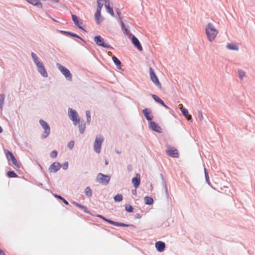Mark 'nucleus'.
Segmentation results:
<instances>
[{
  "label": "nucleus",
  "instance_id": "1",
  "mask_svg": "<svg viewBox=\"0 0 255 255\" xmlns=\"http://www.w3.org/2000/svg\"><path fill=\"white\" fill-rule=\"evenodd\" d=\"M205 32L207 38L210 42H212L215 39L218 33V30L215 28L214 24L211 22L208 23L205 29Z\"/></svg>",
  "mask_w": 255,
  "mask_h": 255
},
{
  "label": "nucleus",
  "instance_id": "2",
  "mask_svg": "<svg viewBox=\"0 0 255 255\" xmlns=\"http://www.w3.org/2000/svg\"><path fill=\"white\" fill-rule=\"evenodd\" d=\"M110 180L111 176L110 175L99 173L97 175L96 181L103 185H107Z\"/></svg>",
  "mask_w": 255,
  "mask_h": 255
},
{
  "label": "nucleus",
  "instance_id": "3",
  "mask_svg": "<svg viewBox=\"0 0 255 255\" xmlns=\"http://www.w3.org/2000/svg\"><path fill=\"white\" fill-rule=\"evenodd\" d=\"M39 124L44 129V132L41 136L42 139L46 138L50 133V128L48 124L45 121L41 119L39 120Z\"/></svg>",
  "mask_w": 255,
  "mask_h": 255
},
{
  "label": "nucleus",
  "instance_id": "4",
  "mask_svg": "<svg viewBox=\"0 0 255 255\" xmlns=\"http://www.w3.org/2000/svg\"><path fill=\"white\" fill-rule=\"evenodd\" d=\"M68 115L71 120L73 122L74 125H77L80 123V119L78 118V115L75 110L69 108L68 109Z\"/></svg>",
  "mask_w": 255,
  "mask_h": 255
},
{
  "label": "nucleus",
  "instance_id": "5",
  "mask_svg": "<svg viewBox=\"0 0 255 255\" xmlns=\"http://www.w3.org/2000/svg\"><path fill=\"white\" fill-rule=\"evenodd\" d=\"M57 65L58 66V69L65 77L66 79L68 81H71L72 79V76L69 70L60 64H57Z\"/></svg>",
  "mask_w": 255,
  "mask_h": 255
},
{
  "label": "nucleus",
  "instance_id": "6",
  "mask_svg": "<svg viewBox=\"0 0 255 255\" xmlns=\"http://www.w3.org/2000/svg\"><path fill=\"white\" fill-rule=\"evenodd\" d=\"M150 78L152 82L159 89L161 88V84L156 76L154 69L150 67L149 68Z\"/></svg>",
  "mask_w": 255,
  "mask_h": 255
},
{
  "label": "nucleus",
  "instance_id": "7",
  "mask_svg": "<svg viewBox=\"0 0 255 255\" xmlns=\"http://www.w3.org/2000/svg\"><path fill=\"white\" fill-rule=\"evenodd\" d=\"M94 40L96 44L98 46L110 49H114L112 46L106 43L104 41V39L100 35L95 36Z\"/></svg>",
  "mask_w": 255,
  "mask_h": 255
},
{
  "label": "nucleus",
  "instance_id": "8",
  "mask_svg": "<svg viewBox=\"0 0 255 255\" xmlns=\"http://www.w3.org/2000/svg\"><path fill=\"white\" fill-rule=\"evenodd\" d=\"M5 155L7 160H11L14 166H15L18 168L20 167V164L18 162L16 159L11 151H9L8 150H6Z\"/></svg>",
  "mask_w": 255,
  "mask_h": 255
},
{
  "label": "nucleus",
  "instance_id": "9",
  "mask_svg": "<svg viewBox=\"0 0 255 255\" xmlns=\"http://www.w3.org/2000/svg\"><path fill=\"white\" fill-rule=\"evenodd\" d=\"M103 141V138L101 136L100 138L96 137L94 143V150L96 153H99L100 152Z\"/></svg>",
  "mask_w": 255,
  "mask_h": 255
},
{
  "label": "nucleus",
  "instance_id": "10",
  "mask_svg": "<svg viewBox=\"0 0 255 255\" xmlns=\"http://www.w3.org/2000/svg\"><path fill=\"white\" fill-rule=\"evenodd\" d=\"M165 153L167 155L173 158H178L179 156L178 150L174 147H171L170 149L166 150Z\"/></svg>",
  "mask_w": 255,
  "mask_h": 255
},
{
  "label": "nucleus",
  "instance_id": "11",
  "mask_svg": "<svg viewBox=\"0 0 255 255\" xmlns=\"http://www.w3.org/2000/svg\"><path fill=\"white\" fill-rule=\"evenodd\" d=\"M37 67V70L39 73L44 77L46 78L48 77V74L45 68V67L42 62L37 63L36 65Z\"/></svg>",
  "mask_w": 255,
  "mask_h": 255
},
{
  "label": "nucleus",
  "instance_id": "12",
  "mask_svg": "<svg viewBox=\"0 0 255 255\" xmlns=\"http://www.w3.org/2000/svg\"><path fill=\"white\" fill-rule=\"evenodd\" d=\"M72 20L75 24V25L78 27L79 29H81L85 31V30L84 29V27L83 26V23L80 20L79 17L74 14L71 15Z\"/></svg>",
  "mask_w": 255,
  "mask_h": 255
},
{
  "label": "nucleus",
  "instance_id": "13",
  "mask_svg": "<svg viewBox=\"0 0 255 255\" xmlns=\"http://www.w3.org/2000/svg\"><path fill=\"white\" fill-rule=\"evenodd\" d=\"M149 128L152 130L155 131L156 132L161 133L162 132V129L161 128L154 122H153L152 121L149 122Z\"/></svg>",
  "mask_w": 255,
  "mask_h": 255
},
{
  "label": "nucleus",
  "instance_id": "14",
  "mask_svg": "<svg viewBox=\"0 0 255 255\" xmlns=\"http://www.w3.org/2000/svg\"><path fill=\"white\" fill-rule=\"evenodd\" d=\"M130 36L131 37V41L134 46L136 47L138 50L142 51V47L138 38L132 34H130Z\"/></svg>",
  "mask_w": 255,
  "mask_h": 255
},
{
  "label": "nucleus",
  "instance_id": "15",
  "mask_svg": "<svg viewBox=\"0 0 255 255\" xmlns=\"http://www.w3.org/2000/svg\"><path fill=\"white\" fill-rule=\"evenodd\" d=\"M61 168V164L58 162H54L50 165L48 170L50 173H55L57 172Z\"/></svg>",
  "mask_w": 255,
  "mask_h": 255
},
{
  "label": "nucleus",
  "instance_id": "16",
  "mask_svg": "<svg viewBox=\"0 0 255 255\" xmlns=\"http://www.w3.org/2000/svg\"><path fill=\"white\" fill-rule=\"evenodd\" d=\"M60 33L68 36H70L72 37L73 38H76L79 39H80L81 40L83 41L85 43H86V41H85L83 39H82L80 36H79L78 34L74 33L73 32L68 31H65V30H60Z\"/></svg>",
  "mask_w": 255,
  "mask_h": 255
},
{
  "label": "nucleus",
  "instance_id": "17",
  "mask_svg": "<svg viewBox=\"0 0 255 255\" xmlns=\"http://www.w3.org/2000/svg\"><path fill=\"white\" fill-rule=\"evenodd\" d=\"M131 182L135 189L138 188L140 184V174L138 173L136 174V176L132 179Z\"/></svg>",
  "mask_w": 255,
  "mask_h": 255
},
{
  "label": "nucleus",
  "instance_id": "18",
  "mask_svg": "<svg viewBox=\"0 0 255 255\" xmlns=\"http://www.w3.org/2000/svg\"><path fill=\"white\" fill-rule=\"evenodd\" d=\"M153 100L157 103L161 104L162 106L165 107L166 109H169V107L166 105L164 101L160 99L158 96L154 94H150Z\"/></svg>",
  "mask_w": 255,
  "mask_h": 255
},
{
  "label": "nucleus",
  "instance_id": "19",
  "mask_svg": "<svg viewBox=\"0 0 255 255\" xmlns=\"http://www.w3.org/2000/svg\"><path fill=\"white\" fill-rule=\"evenodd\" d=\"M142 114H143L145 118L150 122L153 118V116L150 115L151 111L148 109L145 108L142 110Z\"/></svg>",
  "mask_w": 255,
  "mask_h": 255
},
{
  "label": "nucleus",
  "instance_id": "20",
  "mask_svg": "<svg viewBox=\"0 0 255 255\" xmlns=\"http://www.w3.org/2000/svg\"><path fill=\"white\" fill-rule=\"evenodd\" d=\"M155 248L159 252H162L165 248V244L162 241H158L155 243Z\"/></svg>",
  "mask_w": 255,
  "mask_h": 255
},
{
  "label": "nucleus",
  "instance_id": "21",
  "mask_svg": "<svg viewBox=\"0 0 255 255\" xmlns=\"http://www.w3.org/2000/svg\"><path fill=\"white\" fill-rule=\"evenodd\" d=\"M72 204L75 205L76 207L79 208V209L83 210L84 212L85 213L88 214H91L90 212L87 210V208L85 206L79 204L78 203L75 201H72Z\"/></svg>",
  "mask_w": 255,
  "mask_h": 255
},
{
  "label": "nucleus",
  "instance_id": "22",
  "mask_svg": "<svg viewBox=\"0 0 255 255\" xmlns=\"http://www.w3.org/2000/svg\"><path fill=\"white\" fill-rule=\"evenodd\" d=\"M28 3L34 5L36 6L38 8H42V4L40 2V0H25Z\"/></svg>",
  "mask_w": 255,
  "mask_h": 255
},
{
  "label": "nucleus",
  "instance_id": "23",
  "mask_svg": "<svg viewBox=\"0 0 255 255\" xmlns=\"http://www.w3.org/2000/svg\"><path fill=\"white\" fill-rule=\"evenodd\" d=\"M160 176L161 177V181H162V185L165 190V194H166V196L167 197H168L169 196V194H168V189H167V184H166V181H165V178H164L163 177V175L162 174H160Z\"/></svg>",
  "mask_w": 255,
  "mask_h": 255
},
{
  "label": "nucleus",
  "instance_id": "24",
  "mask_svg": "<svg viewBox=\"0 0 255 255\" xmlns=\"http://www.w3.org/2000/svg\"><path fill=\"white\" fill-rule=\"evenodd\" d=\"M101 12L96 11L95 14V20L97 24H100L103 21L102 18H101Z\"/></svg>",
  "mask_w": 255,
  "mask_h": 255
},
{
  "label": "nucleus",
  "instance_id": "25",
  "mask_svg": "<svg viewBox=\"0 0 255 255\" xmlns=\"http://www.w3.org/2000/svg\"><path fill=\"white\" fill-rule=\"evenodd\" d=\"M112 60L114 64L117 66L118 69H121V62L120 60L116 56H112Z\"/></svg>",
  "mask_w": 255,
  "mask_h": 255
},
{
  "label": "nucleus",
  "instance_id": "26",
  "mask_svg": "<svg viewBox=\"0 0 255 255\" xmlns=\"http://www.w3.org/2000/svg\"><path fill=\"white\" fill-rule=\"evenodd\" d=\"M226 47L228 49L232 50L237 51V50H239V47L237 45V44L235 43H228Z\"/></svg>",
  "mask_w": 255,
  "mask_h": 255
},
{
  "label": "nucleus",
  "instance_id": "27",
  "mask_svg": "<svg viewBox=\"0 0 255 255\" xmlns=\"http://www.w3.org/2000/svg\"><path fill=\"white\" fill-rule=\"evenodd\" d=\"M144 203L146 205H151L153 204V199L150 196H146L144 198Z\"/></svg>",
  "mask_w": 255,
  "mask_h": 255
},
{
  "label": "nucleus",
  "instance_id": "28",
  "mask_svg": "<svg viewBox=\"0 0 255 255\" xmlns=\"http://www.w3.org/2000/svg\"><path fill=\"white\" fill-rule=\"evenodd\" d=\"M31 55L35 65H36L37 63H40L41 62L39 58L35 53L32 52Z\"/></svg>",
  "mask_w": 255,
  "mask_h": 255
},
{
  "label": "nucleus",
  "instance_id": "29",
  "mask_svg": "<svg viewBox=\"0 0 255 255\" xmlns=\"http://www.w3.org/2000/svg\"><path fill=\"white\" fill-rule=\"evenodd\" d=\"M5 95L4 94H0V109L2 110V107L4 105Z\"/></svg>",
  "mask_w": 255,
  "mask_h": 255
},
{
  "label": "nucleus",
  "instance_id": "30",
  "mask_svg": "<svg viewBox=\"0 0 255 255\" xmlns=\"http://www.w3.org/2000/svg\"><path fill=\"white\" fill-rule=\"evenodd\" d=\"M84 193L88 197H91L92 196V191L90 187H87L85 189Z\"/></svg>",
  "mask_w": 255,
  "mask_h": 255
},
{
  "label": "nucleus",
  "instance_id": "31",
  "mask_svg": "<svg viewBox=\"0 0 255 255\" xmlns=\"http://www.w3.org/2000/svg\"><path fill=\"white\" fill-rule=\"evenodd\" d=\"M6 175L9 178H16L18 175L14 171H9L6 173Z\"/></svg>",
  "mask_w": 255,
  "mask_h": 255
},
{
  "label": "nucleus",
  "instance_id": "32",
  "mask_svg": "<svg viewBox=\"0 0 255 255\" xmlns=\"http://www.w3.org/2000/svg\"><path fill=\"white\" fill-rule=\"evenodd\" d=\"M123 197L122 194H118L116 195L114 197V201L116 202H120L123 200Z\"/></svg>",
  "mask_w": 255,
  "mask_h": 255
},
{
  "label": "nucleus",
  "instance_id": "33",
  "mask_svg": "<svg viewBox=\"0 0 255 255\" xmlns=\"http://www.w3.org/2000/svg\"><path fill=\"white\" fill-rule=\"evenodd\" d=\"M204 174H205V180H206V183L208 185H210L211 183H210V180H209L208 172L206 168H204Z\"/></svg>",
  "mask_w": 255,
  "mask_h": 255
},
{
  "label": "nucleus",
  "instance_id": "34",
  "mask_svg": "<svg viewBox=\"0 0 255 255\" xmlns=\"http://www.w3.org/2000/svg\"><path fill=\"white\" fill-rule=\"evenodd\" d=\"M79 131L81 133H83L86 129V125L85 123H81L79 125Z\"/></svg>",
  "mask_w": 255,
  "mask_h": 255
},
{
  "label": "nucleus",
  "instance_id": "35",
  "mask_svg": "<svg viewBox=\"0 0 255 255\" xmlns=\"http://www.w3.org/2000/svg\"><path fill=\"white\" fill-rule=\"evenodd\" d=\"M125 210L128 213H132L133 211V208L130 204H126L125 205Z\"/></svg>",
  "mask_w": 255,
  "mask_h": 255
},
{
  "label": "nucleus",
  "instance_id": "36",
  "mask_svg": "<svg viewBox=\"0 0 255 255\" xmlns=\"http://www.w3.org/2000/svg\"><path fill=\"white\" fill-rule=\"evenodd\" d=\"M238 75L240 79L242 80L246 75V72L242 69H238Z\"/></svg>",
  "mask_w": 255,
  "mask_h": 255
},
{
  "label": "nucleus",
  "instance_id": "37",
  "mask_svg": "<svg viewBox=\"0 0 255 255\" xmlns=\"http://www.w3.org/2000/svg\"><path fill=\"white\" fill-rule=\"evenodd\" d=\"M86 116L87 117V123L89 124L91 122V113L89 111H86Z\"/></svg>",
  "mask_w": 255,
  "mask_h": 255
},
{
  "label": "nucleus",
  "instance_id": "38",
  "mask_svg": "<svg viewBox=\"0 0 255 255\" xmlns=\"http://www.w3.org/2000/svg\"><path fill=\"white\" fill-rule=\"evenodd\" d=\"M106 8L107 9V12L109 13H110L112 16H114L115 14H114V12L113 9L112 7H111V6L107 7V6H106Z\"/></svg>",
  "mask_w": 255,
  "mask_h": 255
},
{
  "label": "nucleus",
  "instance_id": "39",
  "mask_svg": "<svg viewBox=\"0 0 255 255\" xmlns=\"http://www.w3.org/2000/svg\"><path fill=\"white\" fill-rule=\"evenodd\" d=\"M55 197H56L57 198L59 199V200H60L62 201H63V202L65 205H68V204H69L68 202L66 200H65V199L63 197H62L61 196L56 195L55 196Z\"/></svg>",
  "mask_w": 255,
  "mask_h": 255
},
{
  "label": "nucleus",
  "instance_id": "40",
  "mask_svg": "<svg viewBox=\"0 0 255 255\" xmlns=\"http://www.w3.org/2000/svg\"><path fill=\"white\" fill-rule=\"evenodd\" d=\"M57 151L56 150H54L50 153V157L52 158H55L57 157Z\"/></svg>",
  "mask_w": 255,
  "mask_h": 255
},
{
  "label": "nucleus",
  "instance_id": "41",
  "mask_svg": "<svg viewBox=\"0 0 255 255\" xmlns=\"http://www.w3.org/2000/svg\"><path fill=\"white\" fill-rule=\"evenodd\" d=\"M122 30H123V32H124V33L125 34H126V35H129H129H130V31H129V30L128 29V28H127V27H126V25L125 26V27H123L122 28Z\"/></svg>",
  "mask_w": 255,
  "mask_h": 255
},
{
  "label": "nucleus",
  "instance_id": "42",
  "mask_svg": "<svg viewBox=\"0 0 255 255\" xmlns=\"http://www.w3.org/2000/svg\"><path fill=\"white\" fill-rule=\"evenodd\" d=\"M181 111L183 116L185 117H187L188 116V111L186 109L182 108L181 109Z\"/></svg>",
  "mask_w": 255,
  "mask_h": 255
},
{
  "label": "nucleus",
  "instance_id": "43",
  "mask_svg": "<svg viewBox=\"0 0 255 255\" xmlns=\"http://www.w3.org/2000/svg\"><path fill=\"white\" fill-rule=\"evenodd\" d=\"M120 222H117L114 221H112L111 220H110V221H108V223L110 224H111L112 225L115 226H120Z\"/></svg>",
  "mask_w": 255,
  "mask_h": 255
},
{
  "label": "nucleus",
  "instance_id": "44",
  "mask_svg": "<svg viewBox=\"0 0 255 255\" xmlns=\"http://www.w3.org/2000/svg\"><path fill=\"white\" fill-rule=\"evenodd\" d=\"M103 6V4L101 2L97 1V11H101V9Z\"/></svg>",
  "mask_w": 255,
  "mask_h": 255
},
{
  "label": "nucleus",
  "instance_id": "45",
  "mask_svg": "<svg viewBox=\"0 0 255 255\" xmlns=\"http://www.w3.org/2000/svg\"><path fill=\"white\" fill-rule=\"evenodd\" d=\"M61 167H62L63 170H67L68 168V162L67 161L64 162L63 164L61 165Z\"/></svg>",
  "mask_w": 255,
  "mask_h": 255
},
{
  "label": "nucleus",
  "instance_id": "46",
  "mask_svg": "<svg viewBox=\"0 0 255 255\" xmlns=\"http://www.w3.org/2000/svg\"><path fill=\"white\" fill-rule=\"evenodd\" d=\"M134 227V226L131 224H127L123 223H120V226L119 227Z\"/></svg>",
  "mask_w": 255,
  "mask_h": 255
},
{
  "label": "nucleus",
  "instance_id": "47",
  "mask_svg": "<svg viewBox=\"0 0 255 255\" xmlns=\"http://www.w3.org/2000/svg\"><path fill=\"white\" fill-rule=\"evenodd\" d=\"M97 217L100 218V219H102V220H103L104 221L107 222V223H108V221H109L110 219H108L107 218H106V217H105L104 216H102V215H97Z\"/></svg>",
  "mask_w": 255,
  "mask_h": 255
},
{
  "label": "nucleus",
  "instance_id": "48",
  "mask_svg": "<svg viewBox=\"0 0 255 255\" xmlns=\"http://www.w3.org/2000/svg\"><path fill=\"white\" fill-rule=\"evenodd\" d=\"M74 141L72 140V141H70L68 143V147H69V148H70V149H72L74 147Z\"/></svg>",
  "mask_w": 255,
  "mask_h": 255
},
{
  "label": "nucleus",
  "instance_id": "49",
  "mask_svg": "<svg viewBox=\"0 0 255 255\" xmlns=\"http://www.w3.org/2000/svg\"><path fill=\"white\" fill-rule=\"evenodd\" d=\"M198 119L201 121L203 120V116L202 114V112L201 111H198Z\"/></svg>",
  "mask_w": 255,
  "mask_h": 255
},
{
  "label": "nucleus",
  "instance_id": "50",
  "mask_svg": "<svg viewBox=\"0 0 255 255\" xmlns=\"http://www.w3.org/2000/svg\"><path fill=\"white\" fill-rule=\"evenodd\" d=\"M105 3V6L106 7V6L109 7L110 6V0H104Z\"/></svg>",
  "mask_w": 255,
  "mask_h": 255
},
{
  "label": "nucleus",
  "instance_id": "51",
  "mask_svg": "<svg viewBox=\"0 0 255 255\" xmlns=\"http://www.w3.org/2000/svg\"><path fill=\"white\" fill-rule=\"evenodd\" d=\"M187 119V120L188 121H192V116L191 115H189L188 114V116L187 117H185Z\"/></svg>",
  "mask_w": 255,
  "mask_h": 255
},
{
  "label": "nucleus",
  "instance_id": "52",
  "mask_svg": "<svg viewBox=\"0 0 255 255\" xmlns=\"http://www.w3.org/2000/svg\"><path fill=\"white\" fill-rule=\"evenodd\" d=\"M116 10L117 13L118 14V15H119V16L120 17V15L121 14V12L120 10L118 8H117Z\"/></svg>",
  "mask_w": 255,
  "mask_h": 255
},
{
  "label": "nucleus",
  "instance_id": "53",
  "mask_svg": "<svg viewBox=\"0 0 255 255\" xmlns=\"http://www.w3.org/2000/svg\"><path fill=\"white\" fill-rule=\"evenodd\" d=\"M141 218V216L139 213H136L135 215V219H139Z\"/></svg>",
  "mask_w": 255,
  "mask_h": 255
},
{
  "label": "nucleus",
  "instance_id": "54",
  "mask_svg": "<svg viewBox=\"0 0 255 255\" xmlns=\"http://www.w3.org/2000/svg\"><path fill=\"white\" fill-rule=\"evenodd\" d=\"M120 19L121 20V24L122 28L123 27H125V25L124 22L122 21V18L121 17H120Z\"/></svg>",
  "mask_w": 255,
  "mask_h": 255
},
{
  "label": "nucleus",
  "instance_id": "55",
  "mask_svg": "<svg viewBox=\"0 0 255 255\" xmlns=\"http://www.w3.org/2000/svg\"><path fill=\"white\" fill-rule=\"evenodd\" d=\"M127 168H128V171H130L131 169V165L130 164L128 165V167H127Z\"/></svg>",
  "mask_w": 255,
  "mask_h": 255
},
{
  "label": "nucleus",
  "instance_id": "56",
  "mask_svg": "<svg viewBox=\"0 0 255 255\" xmlns=\"http://www.w3.org/2000/svg\"><path fill=\"white\" fill-rule=\"evenodd\" d=\"M0 255H6L3 251L0 249Z\"/></svg>",
  "mask_w": 255,
  "mask_h": 255
},
{
  "label": "nucleus",
  "instance_id": "57",
  "mask_svg": "<svg viewBox=\"0 0 255 255\" xmlns=\"http://www.w3.org/2000/svg\"><path fill=\"white\" fill-rule=\"evenodd\" d=\"M132 193L133 195H136V189H134V190H133L132 191Z\"/></svg>",
  "mask_w": 255,
  "mask_h": 255
},
{
  "label": "nucleus",
  "instance_id": "58",
  "mask_svg": "<svg viewBox=\"0 0 255 255\" xmlns=\"http://www.w3.org/2000/svg\"><path fill=\"white\" fill-rule=\"evenodd\" d=\"M2 131H3L2 128H1V126H0V133H2Z\"/></svg>",
  "mask_w": 255,
  "mask_h": 255
},
{
  "label": "nucleus",
  "instance_id": "59",
  "mask_svg": "<svg viewBox=\"0 0 255 255\" xmlns=\"http://www.w3.org/2000/svg\"><path fill=\"white\" fill-rule=\"evenodd\" d=\"M109 164V161L107 160H105V164L107 165Z\"/></svg>",
  "mask_w": 255,
  "mask_h": 255
},
{
  "label": "nucleus",
  "instance_id": "60",
  "mask_svg": "<svg viewBox=\"0 0 255 255\" xmlns=\"http://www.w3.org/2000/svg\"><path fill=\"white\" fill-rule=\"evenodd\" d=\"M103 1H104V0H97V1H99V2Z\"/></svg>",
  "mask_w": 255,
  "mask_h": 255
}]
</instances>
